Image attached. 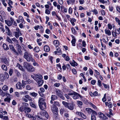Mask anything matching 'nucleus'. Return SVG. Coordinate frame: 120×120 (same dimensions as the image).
<instances>
[{
    "mask_svg": "<svg viewBox=\"0 0 120 120\" xmlns=\"http://www.w3.org/2000/svg\"><path fill=\"white\" fill-rule=\"evenodd\" d=\"M52 14L53 16H56V17L58 18L59 19H60V18L56 14L55 11H52Z\"/></svg>",
    "mask_w": 120,
    "mask_h": 120,
    "instance_id": "nucleus-49",
    "label": "nucleus"
},
{
    "mask_svg": "<svg viewBox=\"0 0 120 120\" xmlns=\"http://www.w3.org/2000/svg\"><path fill=\"white\" fill-rule=\"evenodd\" d=\"M5 30L6 33H7L9 35H10V30L8 26H5Z\"/></svg>",
    "mask_w": 120,
    "mask_h": 120,
    "instance_id": "nucleus-19",
    "label": "nucleus"
},
{
    "mask_svg": "<svg viewBox=\"0 0 120 120\" xmlns=\"http://www.w3.org/2000/svg\"><path fill=\"white\" fill-rule=\"evenodd\" d=\"M8 86L6 85H4L2 87L3 90L5 91H6L8 90Z\"/></svg>",
    "mask_w": 120,
    "mask_h": 120,
    "instance_id": "nucleus-41",
    "label": "nucleus"
},
{
    "mask_svg": "<svg viewBox=\"0 0 120 120\" xmlns=\"http://www.w3.org/2000/svg\"><path fill=\"white\" fill-rule=\"evenodd\" d=\"M56 95L59 97L63 94L62 92H61L60 90L59 89H56Z\"/></svg>",
    "mask_w": 120,
    "mask_h": 120,
    "instance_id": "nucleus-14",
    "label": "nucleus"
},
{
    "mask_svg": "<svg viewBox=\"0 0 120 120\" xmlns=\"http://www.w3.org/2000/svg\"><path fill=\"white\" fill-rule=\"evenodd\" d=\"M86 110L89 114H90L91 113H92V114H96V111L92 110L90 108H86Z\"/></svg>",
    "mask_w": 120,
    "mask_h": 120,
    "instance_id": "nucleus-6",
    "label": "nucleus"
},
{
    "mask_svg": "<svg viewBox=\"0 0 120 120\" xmlns=\"http://www.w3.org/2000/svg\"><path fill=\"white\" fill-rule=\"evenodd\" d=\"M30 104L31 106L32 107L34 108L35 109L36 108V107L35 105L32 102H30Z\"/></svg>",
    "mask_w": 120,
    "mask_h": 120,
    "instance_id": "nucleus-47",
    "label": "nucleus"
},
{
    "mask_svg": "<svg viewBox=\"0 0 120 120\" xmlns=\"http://www.w3.org/2000/svg\"><path fill=\"white\" fill-rule=\"evenodd\" d=\"M76 114L78 116L81 117L84 119H86V116L83 113L79 112H76Z\"/></svg>",
    "mask_w": 120,
    "mask_h": 120,
    "instance_id": "nucleus-4",
    "label": "nucleus"
},
{
    "mask_svg": "<svg viewBox=\"0 0 120 120\" xmlns=\"http://www.w3.org/2000/svg\"><path fill=\"white\" fill-rule=\"evenodd\" d=\"M115 32L116 34H119L120 33V31L118 29H116L115 30Z\"/></svg>",
    "mask_w": 120,
    "mask_h": 120,
    "instance_id": "nucleus-55",
    "label": "nucleus"
},
{
    "mask_svg": "<svg viewBox=\"0 0 120 120\" xmlns=\"http://www.w3.org/2000/svg\"><path fill=\"white\" fill-rule=\"evenodd\" d=\"M0 13L4 17H5L6 15L5 14L4 12L3 11H1L0 12Z\"/></svg>",
    "mask_w": 120,
    "mask_h": 120,
    "instance_id": "nucleus-64",
    "label": "nucleus"
},
{
    "mask_svg": "<svg viewBox=\"0 0 120 120\" xmlns=\"http://www.w3.org/2000/svg\"><path fill=\"white\" fill-rule=\"evenodd\" d=\"M0 29H1L3 32L5 31V29L3 27L2 24L0 22Z\"/></svg>",
    "mask_w": 120,
    "mask_h": 120,
    "instance_id": "nucleus-38",
    "label": "nucleus"
},
{
    "mask_svg": "<svg viewBox=\"0 0 120 120\" xmlns=\"http://www.w3.org/2000/svg\"><path fill=\"white\" fill-rule=\"evenodd\" d=\"M105 104L106 106H108L109 108H111L112 106V103L110 102H105Z\"/></svg>",
    "mask_w": 120,
    "mask_h": 120,
    "instance_id": "nucleus-17",
    "label": "nucleus"
},
{
    "mask_svg": "<svg viewBox=\"0 0 120 120\" xmlns=\"http://www.w3.org/2000/svg\"><path fill=\"white\" fill-rule=\"evenodd\" d=\"M22 87H24V86L26 84V81H25L24 80H22Z\"/></svg>",
    "mask_w": 120,
    "mask_h": 120,
    "instance_id": "nucleus-60",
    "label": "nucleus"
},
{
    "mask_svg": "<svg viewBox=\"0 0 120 120\" xmlns=\"http://www.w3.org/2000/svg\"><path fill=\"white\" fill-rule=\"evenodd\" d=\"M35 69V68L31 65L27 71L29 72H32L34 71Z\"/></svg>",
    "mask_w": 120,
    "mask_h": 120,
    "instance_id": "nucleus-22",
    "label": "nucleus"
},
{
    "mask_svg": "<svg viewBox=\"0 0 120 120\" xmlns=\"http://www.w3.org/2000/svg\"><path fill=\"white\" fill-rule=\"evenodd\" d=\"M56 48L57 52L59 53H61V52L60 48L58 47H56Z\"/></svg>",
    "mask_w": 120,
    "mask_h": 120,
    "instance_id": "nucleus-54",
    "label": "nucleus"
},
{
    "mask_svg": "<svg viewBox=\"0 0 120 120\" xmlns=\"http://www.w3.org/2000/svg\"><path fill=\"white\" fill-rule=\"evenodd\" d=\"M45 13L47 14H50V11L48 9H46L45 10Z\"/></svg>",
    "mask_w": 120,
    "mask_h": 120,
    "instance_id": "nucleus-63",
    "label": "nucleus"
},
{
    "mask_svg": "<svg viewBox=\"0 0 120 120\" xmlns=\"http://www.w3.org/2000/svg\"><path fill=\"white\" fill-rule=\"evenodd\" d=\"M54 105L56 106H60L59 102L57 101H54Z\"/></svg>",
    "mask_w": 120,
    "mask_h": 120,
    "instance_id": "nucleus-53",
    "label": "nucleus"
},
{
    "mask_svg": "<svg viewBox=\"0 0 120 120\" xmlns=\"http://www.w3.org/2000/svg\"><path fill=\"white\" fill-rule=\"evenodd\" d=\"M5 22L9 26H11L12 25V23L10 20H5Z\"/></svg>",
    "mask_w": 120,
    "mask_h": 120,
    "instance_id": "nucleus-36",
    "label": "nucleus"
},
{
    "mask_svg": "<svg viewBox=\"0 0 120 120\" xmlns=\"http://www.w3.org/2000/svg\"><path fill=\"white\" fill-rule=\"evenodd\" d=\"M96 114H92L91 116V120H96V117L95 116L97 115V113L96 112Z\"/></svg>",
    "mask_w": 120,
    "mask_h": 120,
    "instance_id": "nucleus-18",
    "label": "nucleus"
},
{
    "mask_svg": "<svg viewBox=\"0 0 120 120\" xmlns=\"http://www.w3.org/2000/svg\"><path fill=\"white\" fill-rule=\"evenodd\" d=\"M25 111L26 113V111L28 113L30 112L31 111V109L30 108L27 107L25 106Z\"/></svg>",
    "mask_w": 120,
    "mask_h": 120,
    "instance_id": "nucleus-31",
    "label": "nucleus"
},
{
    "mask_svg": "<svg viewBox=\"0 0 120 120\" xmlns=\"http://www.w3.org/2000/svg\"><path fill=\"white\" fill-rule=\"evenodd\" d=\"M44 50L45 51L48 52L50 50V48L48 46L45 45L44 47Z\"/></svg>",
    "mask_w": 120,
    "mask_h": 120,
    "instance_id": "nucleus-30",
    "label": "nucleus"
},
{
    "mask_svg": "<svg viewBox=\"0 0 120 120\" xmlns=\"http://www.w3.org/2000/svg\"><path fill=\"white\" fill-rule=\"evenodd\" d=\"M75 2V0H67V2L68 5L71 4L73 5Z\"/></svg>",
    "mask_w": 120,
    "mask_h": 120,
    "instance_id": "nucleus-23",
    "label": "nucleus"
},
{
    "mask_svg": "<svg viewBox=\"0 0 120 120\" xmlns=\"http://www.w3.org/2000/svg\"><path fill=\"white\" fill-rule=\"evenodd\" d=\"M31 65L29 63L26 62H24L23 64V66L27 70Z\"/></svg>",
    "mask_w": 120,
    "mask_h": 120,
    "instance_id": "nucleus-8",
    "label": "nucleus"
},
{
    "mask_svg": "<svg viewBox=\"0 0 120 120\" xmlns=\"http://www.w3.org/2000/svg\"><path fill=\"white\" fill-rule=\"evenodd\" d=\"M16 46L17 48V49L18 52L20 54H22V47L19 44H16Z\"/></svg>",
    "mask_w": 120,
    "mask_h": 120,
    "instance_id": "nucleus-10",
    "label": "nucleus"
},
{
    "mask_svg": "<svg viewBox=\"0 0 120 120\" xmlns=\"http://www.w3.org/2000/svg\"><path fill=\"white\" fill-rule=\"evenodd\" d=\"M16 86L17 89H21L22 86L21 83L19 82H18L17 84L16 85Z\"/></svg>",
    "mask_w": 120,
    "mask_h": 120,
    "instance_id": "nucleus-21",
    "label": "nucleus"
},
{
    "mask_svg": "<svg viewBox=\"0 0 120 120\" xmlns=\"http://www.w3.org/2000/svg\"><path fill=\"white\" fill-rule=\"evenodd\" d=\"M39 106L41 109L42 110L41 112V116H38V118L42 120H46L48 119L49 115L45 111L43 110L44 109H45L46 107L45 102L43 103L41 105H39Z\"/></svg>",
    "mask_w": 120,
    "mask_h": 120,
    "instance_id": "nucleus-1",
    "label": "nucleus"
},
{
    "mask_svg": "<svg viewBox=\"0 0 120 120\" xmlns=\"http://www.w3.org/2000/svg\"><path fill=\"white\" fill-rule=\"evenodd\" d=\"M1 68L2 69L6 71L7 70V66L3 64L1 65Z\"/></svg>",
    "mask_w": 120,
    "mask_h": 120,
    "instance_id": "nucleus-34",
    "label": "nucleus"
},
{
    "mask_svg": "<svg viewBox=\"0 0 120 120\" xmlns=\"http://www.w3.org/2000/svg\"><path fill=\"white\" fill-rule=\"evenodd\" d=\"M115 19L116 22L118 23L119 25H120V20L117 17H116Z\"/></svg>",
    "mask_w": 120,
    "mask_h": 120,
    "instance_id": "nucleus-52",
    "label": "nucleus"
},
{
    "mask_svg": "<svg viewBox=\"0 0 120 120\" xmlns=\"http://www.w3.org/2000/svg\"><path fill=\"white\" fill-rule=\"evenodd\" d=\"M72 97L74 99L76 100L78 99L79 97L81 98H82V97L78 93L75 92Z\"/></svg>",
    "mask_w": 120,
    "mask_h": 120,
    "instance_id": "nucleus-7",
    "label": "nucleus"
},
{
    "mask_svg": "<svg viewBox=\"0 0 120 120\" xmlns=\"http://www.w3.org/2000/svg\"><path fill=\"white\" fill-rule=\"evenodd\" d=\"M9 47L10 48V49L13 51H14L15 50L14 46L12 45H9Z\"/></svg>",
    "mask_w": 120,
    "mask_h": 120,
    "instance_id": "nucleus-43",
    "label": "nucleus"
},
{
    "mask_svg": "<svg viewBox=\"0 0 120 120\" xmlns=\"http://www.w3.org/2000/svg\"><path fill=\"white\" fill-rule=\"evenodd\" d=\"M26 116L27 117L31 118L33 120H36V118L34 117L32 115L27 113L26 114Z\"/></svg>",
    "mask_w": 120,
    "mask_h": 120,
    "instance_id": "nucleus-16",
    "label": "nucleus"
},
{
    "mask_svg": "<svg viewBox=\"0 0 120 120\" xmlns=\"http://www.w3.org/2000/svg\"><path fill=\"white\" fill-rule=\"evenodd\" d=\"M76 40L75 39H72L71 41V43L72 44V45L73 46H75V45Z\"/></svg>",
    "mask_w": 120,
    "mask_h": 120,
    "instance_id": "nucleus-46",
    "label": "nucleus"
},
{
    "mask_svg": "<svg viewBox=\"0 0 120 120\" xmlns=\"http://www.w3.org/2000/svg\"><path fill=\"white\" fill-rule=\"evenodd\" d=\"M53 43L54 45L56 46V47H58V46L59 45V41L57 40L54 41L53 42Z\"/></svg>",
    "mask_w": 120,
    "mask_h": 120,
    "instance_id": "nucleus-27",
    "label": "nucleus"
},
{
    "mask_svg": "<svg viewBox=\"0 0 120 120\" xmlns=\"http://www.w3.org/2000/svg\"><path fill=\"white\" fill-rule=\"evenodd\" d=\"M40 49L38 47H35L34 49V51L37 52H38L39 51Z\"/></svg>",
    "mask_w": 120,
    "mask_h": 120,
    "instance_id": "nucleus-39",
    "label": "nucleus"
},
{
    "mask_svg": "<svg viewBox=\"0 0 120 120\" xmlns=\"http://www.w3.org/2000/svg\"><path fill=\"white\" fill-rule=\"evenodd\" d=\"M75 104H74L73 102H72L71 103H69L67 107V108L70 110H73L74 108Z\"/></svg>",
    "mask_w": 120,
    "mask_h": 120,
    "instance_id": "nucleus-5",
    "label": "nucleus"
},
{
    "mask_svg": "<svg viewBox=\"0 0 120 120\" xmlns=\"http://www.w3.org/2000/svg\"><path fill=\"white\" fill-rule=\"evenodd\" d=\"M23 57L28 62L31 61L34 59L31 53L28 51H26L24 53Z\"/></svg>",
    "mask_w": 120,
    "mask_h": 120,
    "instance_id": "nucleus-2",
    "label": "nucleus"
},
{
    "mask_svg": "<svg viewBox=\"0 0 120 120\" xmlns=\"http://www.w3.org/2000/svg\"><path fill=\"white\" fill-rule=\"evenodd\" d=\"M3 47L4 49L5 50H7L9 49L8 46L5 44H4L3 45Z\"/></svg>",
    "mask_w": 120,
    "mask_h": 120,
    "instance_id": "nucleus-35",
    "label": "nucleus"
},
{
    "mask_svg": "<svg viewBox=\"0 0 120 120\" xmlns=\"http://www.w3.org/2000/svg\"><path fill=\"white\" fill-rule=\"evenodd\" d=\"M92 11L94 13V14L95 15L97 14H98V11L95 9L93 10H92Z\"/></svg>",
    "mask_w": 120,
    "mask_h": 120,
    "instance_id": "nucleus-56",
    "label": "nucleus"
},
{
    "mask_svg": "<svg viewBox=\"0 0 120 120\" xmlns=\"http://www.w3.org/2000/svg\"><path fill=\"white\" fill-rule=\"evenodd\" d=\"M15 72L17 76L18 77H19L21 76V74L18 71L16 70L15 71Z\"/></svg>",
    "mask_w": 120,
    "mask_h": 120,
    "instance_id": "nucleus-58",
    "label": "nucleus"
},
{
    "mask_svg": "<svg viewBox=\"0 0 120 120\" xmlns=\"http://www.w3.org/2000/svg\"><path fill=\"white\" fill-rule=\"evenodd\" d=\"M31 62H33V64L34 66H39V64L35 61L34 59Z\"/></svg>",
    "mask_w": 120,
    "mask_h": 120,
    "instance_id": "nucleus-29",
    "label": "nucleus"
},
{
    "mask_svg": "<svg viewBox=\"0 0 120 120\" xmlns=\"http://www.w3.org/2000/svg\"><path fill=\"white\" fill-rule=\"evenodd\" d=\"M108 28L110 30H111L112 27V26L110 24H108Z\"/></svg>",
    "mask_w": 120,
    "mask_h": 120,
    "instance_id": "nucleus-61",
    "label": "nucleus"
},
{
    "mask_svg": "<svg viewBox=\"0 0 120 120\" xmlns=\"http://www.w3.org/2000/svg\"><path fill=\"white\" fill-rule=\"evenodd\" d=\"M7 41L11 44H12L13 42L12 40L8 37H7L6 39Z\"/></svg>",
    "mask_w": 120,
    "mask_h": 120,
    "instance_id": "nucleus-45",
    "label": "nucleus"
},
{
    "mask_svg": "<svg viewBox=\"0 0 120 120\" xmlns=\"http://www.w3.org/2000/svg\"><path fill=\"white\" fill-rule=\"evenodd\" d=\"M105 34L108 36H110L111 35V31L109 30L105 29Z\"/></svg>",
    "mask_w": 120,
    "mask_h": 120,
    "instance_id": "nucleus-26",
    "label": "nucleus"
},
{
    "mask_svg": "<svg viewBox=\"0 0 120 120\" xmlns=\"http://www.w3.org/2000/svg\"><path fill=\"white\" fill-rule=\"evenodd\" d=\"M98 114L99 115L100 118L101 119L104 120L106 119V117L105 115L101 112H99L98 113Z\"/></svg>",
    "mask_w": 120,
    "mask_h": 120,
    "instance_id": "nucleus-13",
    "label": "nucleus"
},
{
    "mask_svg": "<svg viewBox=\"0 0 120 120\" xmlns=\"http://www.w3.org/2000/svg\"><path fill=\"white\" fill-rule=\"evenodd\" d=\"M77 103L78 105L80 108H81L82 107V105L83 103L82 101H77Z\"/></svg>",
    "mask_w": 120,
    "mask_h": 120,
    "instance_id": "nucleus-25",
    "label": "nucleus"
},
{
    "mask_svg": "<svg viewBox=\"0 0 120 120\" xmlns=\"http://www.w3.org/2000/svg\"><path fill=\"white\" fill-rule=\"evenodd\" d=\"M12 40L15 44H19V42L15 38H12Z\"/></svg>",
    "mask_w": 120,
    "mask_h": 120,
    "instance_id": "nucleus-42",
    "label": "nucleus"
},
{
    "mask_svg": "<svg viewBox=\"0 0 120 120\" xmlns=\"http://www.w3.org/2000/svg\"><path fill=\"white\" fill-rule=\"evenodd\" d=\"M1 61L4 62L6 65L8 66L9 65V59H8L6 57L1 58Z\"/></svg>",
    "mask_w": 120,
    "mask_h": 120,
    "instance_id": "nucleus-3",
    "label": "nucleus"
},
{
    "mask_svg": "<svg viewBox=\"0 0 120 120\" xmlns=\"http://www.w3.org/2000/svg\"><path fill=\"white\" fill-rule=\"evenodd\" d=\"M45 100L42 98H40L38 101L39 105H41L45 102Z\"/></svg>",
    "mask_w": 120,
    "mask_h": 120,
    "instance_id": "nucleus-11",
    "label": "nucleus"
},
{
    "mask_svg": "<svg viewBox=\"0 0 120 120\" xmlns=\"http://www.w3.org/2000/svg\"><path fill=\"white\" fill-rule=\"evenodd\" d=\"M69 103L66 102L64 101H62V104L65 106L66 108H67L68 103Z\"/></svg>",
    "mask_w": 120,
    "mask_h": 120,
    "instance_id": "nucleus-44",
    "label": "nucleus"
},
{
    "mask_svg": "<svg viewBox=\"0 0 120 120\" xmlns=\"http://www.w3.org/2000/svg\"><path fill=\"white\" fill-rule=\"evenodd\" d=\"M11 100V99L10 98H6L4 99V100L5 101H7L8 102H10Z\"/></svg>",
    "mask_w": 120,
    "mask_h": 120,
    "instance_id": "nucleus-51",
    "label": "nucleus"
},
{
    "mask_svg": "<svg viewBox=\"0 0 120 120\" xmlns=\"http://www.w3.org/2000/svg\"><path fill=\"white\" fill-rule=\"evenodd\" d=\"M36 82H37L39 86H41L44 82L43 80L41 79H39L37 81H36Z\"/></svg>",
    "mask_w": 120,
    "mask_h": 120,
    "instance_id": "nucleus-15",
    "label": "nucleus"
},
{
    "mask_svg": "<svg viewBox=\"0 0 120 120\" xmlns=\"http://www.w3.org/2000/svg\"><path fill=\"white\" fill-rule=\"evenodd\" d=\"M5 75H2V77L4 79L8 78L9 77V75L8 73L6 72H4Z\"/></svg>",
    "mask_w": 120,
    "mask_h": 120,
    "instance_id": "nucleus-20",
    "label": "nucleus"
},
{
    "mask_svg": "<svg viewBox=\"0 0 120 120\" xmlns=\"http://www.w3.org/2000/svg\"><path fill=\"white\" fill-rule=\"evenodd\" d=\"M70 63L71 65L73 66H77L78 65L77 63L73 60H72V62L71 63V62Z\"/></svg>",
    "mask_w": 120,
    "mask_h": 120,
    "instance_id": "nucleus-33",
    "label": "nucleus"
},
{
    "mask_svg": "<svg viewBox=\"0 0 120 120\" xmlns=\"http://www.w3.org/2000/svg\"><path fill=\"white\" fill-rule=\"evenodd\" d=\"M25 98L27 99L28 100L30 101H32V98L28 95H26L24 96Z\"/></svg>",
    "mask_w": 120,
    "mask_h": 120,
    "instance_id": "nucleus-28",
    "label": "nucleus"
},
{
    "mask_svg": "<svg viewBox=\"0 0 120 120\" xmlns=\"http://www.w3.org/2000/svg\"><path fill=\"white\" fill-rule=\"evenodd\" d=\"M90 105L94 109H97V107L91 103H89Z\"/></svg>",
    "mask_w": 120,
    "mask_h": 120,
    "instance_id": "nucleus-48",
    "label": "nucleus"
},
{
    "mask_svg": "<svg viewBox=\"0 0 120 120\" xmlns=\"http://www.w3.org/2000/svg\"><path fill=\"white\" fill-rule=\"evenodd\" d=\"M51 100L53 101H54L55 100L57 99L58 98L56 96L54 95H52L51 96Z\"/></svg>",
    "mask_w": 120,
    "mask_h": 120,
    "instance_id": "nucleus-32",
    "label": "nucleus"
},
{
    "mask_svg": "<svg viewBox=\"0 0 120 120\" xmlns=\"http://www.w3.org/2000/svg\"><path fill=\"white\" fill-rule=\"evenodd\" d=\"M69 13L70 14H71L72 12V8L70 7L69 8L68 10Z\"/></svg>",
    "mask_w": 120,
    "mask_h": 120,
    "instance_id": "nucleus-59",
    "label": "nucleus"
},
{
    "mask_svg": "<svg viewBox=\"0 0 120 120\" xmlns=\"http://www.w3.org/2000/svg\"><path fill=\"white\" fill-rule=\"evenodd\" d=\"M4 120H8V117L7 116H4L3 118H2Z\"/></svg>",
    "mask_w": 120,
    "mask_h": 120,
    "instance_id": "nucleus-62",
    "label": "nucleus"
},
{
    "mask_svg": "<svg viewBox=\"0 0 120 120\" xmlns=\"http://www.w3.org/2000/svg\"><path fill=\"white\" fill-rule=\"evenodd\" d=\"M16 66L18 67L19 69L21 71L24 72L25 71V70L23 68L22 66L19 63H18L17 64V65H16Z\"/></svg>",
    "mask_w": 120,
    "mask_h": 120,
    "instance_id": "nucleus-24",
    "label": "nucleus"
},
{
    "mask_svg": "<svg viewBox=\"0 0 120 120\" xmlns=\"http://www.w3.org/2000/svg\"><path fill=\"white\" fill-rule=\"evenodd\" d=\"M25 107L23 106H22L20 107L19 109V110L21 112L23 111L24 110L25 111Z\"/></svg>",
    "mask_w": 120,
    "mask_h": 120,
    "instance_id": "nucleus-37",
    "label": "nucleus"
},
{
    "mask_svg": "<svg viewBox=\"0 0 120 120\" xmlns=\"http://www.w3.org/2000/svg\"><path fill=\"white\" fill-rule=\"evenodd\" d=\"M14 34L15 36L17 38H19V36H21L22 35V33L20 31L15 32Z\"/></svg>",
    "mask_w": 120,
    "mask_h": 120,
    "instance_id": "nucleus-9",
    "label": "nucleus"
},
{
    "mask_svg": "<svg viewBox=\"0 0 120 120\" xmlns=\"http://www.w3.org/2000/svg\"><path fill=\"white\" fill-rule=\"evenodd\" d=\"M30 94L33 97H35L38 94L34 92H33L32 93H30Z\"/></svg>",
    "mask_w": 120,
    "mask_h": 120,
    "instance_id": "nucleus-40",
    "label": "nucleus"
},
{
    "mask_svg": "<svg viewBox=\"0 0 120 120\" xmlns=\"http://www.w3.org/2000/svg\"><path fill=\"white\" fill-rule=\"evenodd\" d=\"M42 78V75L39 74H38L35 75V79H36L35 81H36L38 80L39 79H41Z\"/></svg>",
    "mask_w": 120,
    "mask_h": 120,
    "instance_id": "nucleus-12",
    "label": "nucleus"
},
{
    "mask_svg": "<svg viewBox=\"0 0 120 120\" xmlns=\"http://www.w3.org/2000/svg\"><path fill=\"white\" fill-rule=\"evenodd\" d=\"M72 32L73 34H76V32L74 28L73 27L71 29Z\"/></svg>",
    "mask_w": 120,
    "mask_h": 120,
    "instance_id": "nucleus-50",
    "label": "nucleus"
},
{
    "mask_svg": "<svg viewBox=\"0 0 120 120\" xmlns=\"http://www.w3.org/2000/svg\"><path fill=\"white\" fill-rule=\"evenodd\" d=\"M13 71L12 69H10L9 73L10 76H11L12 75V74L13 73Z\"/></svg>",
    "mask_w": 120,
    "mask_h": 120,
    "instance_id": "nucleus-57",
    "label": "nucleus"
}]
</instances>
